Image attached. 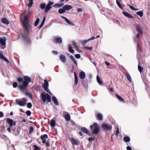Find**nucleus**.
Returning a JSON list of instances; mask_svg holds the SVG:
<instances>
[{
  "label": "nucleus",
  "instance_id": "f257e3e1",
  "mask_svg": "<svg viewBox=\"0 0 150 150\" xmlns=\"http://www.w3.org/2000/svg\"><path fill=\"white\" fill-rule=\"evenodd\" d=\"M17 81L19 83L23 82V84L21 85L19 84L18 87L21 91H24L27 90L29 83L31 81V79L28 76H24L23 78L21 77L18 78Z\"/></svg>",
  "mask_w": 150,
  "mask_h": 150
},
{
  "label": "nucleus",
  "instance_id": "f03ea898",
  "mask_svg": "<svg viewBox=\"0 0 150 150\" xmlns=\"http://www.w3.org/2000/svg\"><path fill=\"white\" fill-rule=\"evenodd\" d=\"M22 25L24 30L27 32V33L29 34L32 29V26L29 24L28 18L26 15L24 16V19L22 22Z\"/></svg>",
  "mask_w": 150,
  "mask_h": 150
},
{
  "label": "nucleus",
  "instance_id": "7ed1b4c3",
  "mask_svg": "<svg viewBox=\"0 0 150 150\" xmlns=\"http://www.w3.org/2000/svg\"><path fill=\"white\" fill-rule=\"evenodd\" d=\"M90 128L93 134H97L100 132V129L97 123H94L92 125H91Z\"/></svg>",
  "mask_w": 150,
  "mask_h": 150
},
{
  "label": "nucleus",
  "instance_id": "20e7f679",
  "mask_svg": "<svg viewBox=\"0 0 150 150\" xmlns=\"http://www.w3.org/2000/svg\"><path fill=\"white\" fill-rule=\"evenodd\" d=\"M41 97L42 98V101L44 102H45L46 100L48 102H51V97L47 93L45 94L44 93L42 92L41 94Z\"/></svg>",
  "mask_w": 150,
  "mask_h": 150
},
{
  "label": "nucleus",
  "instance_id": "39448f33",
  "mask_svg": "<svg viewBox=\"0 0 150 150\" xmlns=\"http://www.w3.org/2000/svg\"><path fill=\"white\" fill-rule=\"evenodd\" d=\"M101 127L104 130L110 131L112 129V126L107 123H103Z\"/></svg>",
  "mask_w": 150,
  "mask_h": 150
},
{
  "label": "nucleus",
  "instance_id": "423d86ee",
  "mask_svg": "<svg viewBox=\"0 0 150 150\" xmlns=\"http://www.w3.org/2000/svg\"><path fill=\"white\" fill-rule=\"evenodd\" d=\"M54 3L52 1H49L46 6H45V9L44 10V12L47 13V12L52 8V5L54 4Z\"/></svg>",
  "mask_w": 150,
  "mask_h": 150
},
{
  "label": "nucleus",
  "instance_id": "0eeeda50",
  "mask_svg": "<svg viewBox=\"0 0 150 150\" xmlns=\"http://www.w3.org/2000/svg\"><path fill=\"white\" fill-rule=\"evenodd\" d=\"M16 102L17 104H18L20 106H24L25 105L26 103V100L24 99L23 100H21L19 99H16Z\"/></svg>",
  "mask_w": 150,
  "mask_h": 150
},
{
  "label": "nucleus",
  "instance_id": "6e6552de",
  "mask_svg": "<svg viewBox=\"0 0 150 150\" xmlns=\"http://www.w3.org/2000/svg\"><path fill=\"white\" fill-rule=\"evenodd\" d=\"M6 122L9 125L10 127H12L13 126L16 125V122L13 121L12 119L7 118L6 119Z\"/></svg>",
  "mask_w": 150,
  "mask_h": 150
},
{
  "label": "nucleus",
  "instance_id": "1a4fd4ad",
  "mask_svg": "<svg viewBox=\"0 0 150 150\" xmlns=\"http://www.w3.org/2000/svg\"><path fill=\"white\" fill-rule=\"evenodd\" d=\"M45 83L43 85V87L45 90L48 93L52 95V93L49 90L48 88V87L49 86V83L46 80H44Z\"/></svg>",
  "mask_w": 150,
  "mask_h": 150
},
{
  "label": "nucleus",
  "instance_id": "9d476101",
  "mask_svg": "<svg viewBox=\"0 0 150 150\" xmlns=\"http://www.w3.org/2000/svg\"><path fill=\"white\" fill-rule=\"evenodd\" d=\"M53 42L56 43L61 44L62 42V39L60 37H54L53 39Z\"/></svg>",
  "mask_w": 150,
  "mask_h": 150
},
{
  "label": "nucleus",
  "instance_id": "9b49d317",
  "mask_svg": "<svg viewBox=\"0 0 150 150\" xmlns=\"http://www.w3.org/2000/svg\"><path fill=\"white\" fill-rule=\"evenodd\" d=\"M40 138L42 140V142L43 143L45 144L46 141V139L48 138V136L47 134L42 135L41 136Z\"/></svg>",
  "mask_w": 150,
  "mask_h": 150
},
{
  "label": "nucleus",
  "instance_id": "f8f14e48",
  "mask_svg": "<svg viewBox=\"0 0 150 150\" xmlns=\"http://www.w3.org/2000/svg\"><path fill=\"white\" fill-rule=\"evenodd\" d=\"M136 30L138 33L141 34H143V31L141 27L139 24H137V25Z\"/></svg>",
  "mask_w": 150,
  "mask_h": 150
},
{
  "label": "nucleus",
  "instance_id": "ddd939ff",
  "mask_svg": "<svg viewBox=\"0 0 150 150\" xmlns=\"http://www.w3.org/2000/svg\"><path fill=\"white\" fill-rule=\"evenodd\" d=\"M122 13L125 16H126L128 18H133V16L131 14L126 11H123Z\"/></svg>",
  "mask_w": 150,
  "mask_h": 150
},
{
  "label": "nucleus",
  "instance_id": "4468645a",
  "mask_svg": "<svg viewBox=\"0 0 150 150\" xmlns=\"http://www.w3.org/2000/svg\"><path fill=\"white\" fill-rule=\"evenodd\" d=\"M59 58L60 60L63 63H65L66 62V57L64 55L61 54L59 56Z\"/></svg>",
  "mask_w": 150,
  "mask_h": 150
},
{
  "label": "nucleus",
  "instance_id": "2eb2a0df",
  "mask_svg": "<svg viewBox=\"0 0 150 150\" xmlns=\"http://www.w3.org/2000/svg\"><path fill=\"white\" fill-rule=\"evenodd\" d=\"M137 51L138 54L140 53L142 51L139 42H138L137 44Z\"/></svg>",
  "mask_w": 150,
  "mask_h": 150
},
{
  "label": "nucleus",
  "instance_id": "dca6fc26",
  "mask_svg": "<svg viewBox=\"0 0 150 150\" xmlns=\"http://www.w3.org/2000/svg\"><path fill=\"white\" fill-rule=\"evenodd\" d=\"M63 8L64 9L65 11H68L73 8V6L69 5H66L63 7Z\"/></svg>",
  "mask_w": 150,
  "mask_h": 150
},
{
  "label": "nucleus",
  "instance_id": "f3484780",
  "mask_svg": "<svg viewBox=\"0 0 150 150\" xmlns=\"http://www.w3.org/2000/svg\"><path fill=\"white\" fill-rule=\"evenodd\" d=\"M79 76L80 78L81 79H83L85 77L86 74L84 71H81L79 73Z\"/></svg>",
  "mask_w": 150,
  "mask_h": 150
},
{
  "label": "nucleus",
  "instance_id": "a211bd4d",
  "mask_svg": "<svg viewBox=\"0 0 150 150\" xmlns=\"http://www.w3.org/2000/svg\"><path fill=\"white\" fill-rule=\"evenodd\" d=\"M6 39L5 37H4L3 38H1L0 39V42L2 45H5L6 41Z\"/></svg>",
  "mask_w": 150,
  "mask_h": 150
},
{
  "label": "nucleus",
  "instance_id": "6ab92c4d",
  "mask_svg": "<svg viewBox=\"0 0 150 150\" xmlns=\"http://www.w3.org/2000/svg\"><path fill=\"white\" fill-rule=\"evenodd\" d=\"M1 21L2 23L5 24L6 25H8L9 24V21L6 18H2Z\"/></svg>",
  "mask_w": 150,
  "mask_h": 150
},
{
  "label": "nucleus",
  "instance_id": "aec40b11",
  "mask_svg": "<svg viewBox=\"0 0 150 150\" xmlns=\"http://www.w3.org/2000/svg\"><path fill=\"white\" fill-rule=\"evenodd\" d=\"M74 84L75 85H76L78 84V78L76 73L75 72H74Z\"/></svg>",
  "mask_w": 150,
  "mask_h": 150
},
{
  "label": "nucleus",
  "instance_id": "412c9836",
  "mask_svg": "<svg viewBox=\"0 0 150 150\" xmlns=\"http://www.w3.org/2000/svg\"><path fill=\"white\" fill-rule=\"evenodd\" d=\"M52 100L57 105H59V103L56 98L54 96L52 97Z\"/></svg>",
  "mask_w": 150,
  "mask_h": 150
},
{
  "label": "nucleus",
  "instance_id": "4be33fe9",
  "mask_svg": "<svg viewBox=\"0 0 150 150\" xmlns=\"http://www.w3.org/2000/svg\"><path fill=\"white\" fill-rule=\"evenodd\" d=\"M97 80L98 83L100 85H102L103 84V82L101 80L100 77L98 75L97 76Z\"/></svg>",
  "mask_w": 150,
  "mask_h": 150
},
{
  "label": "nucleus",
  "instance_id": "5701e85b",
  "mask_svg": "<svg viewBox=\"0 0 150 150\" xmlns=\"http://www.w3.org/2000/svg\"><path fill=\"white\" fill-rule=\"evenodd\" d=\"M61 17L62 18L65 19L67 23L68 24L71 25L73 24L71 22H70L69 20L65 17L62 16H61Z\"/></svg>",
  "mask_w": 150,
  "mask_h": 150
},
{
  "label": "nucleus",
  "instance_id": "b1692460",
  "mask_svg": "<svg viewBox=\"0 0 150 150\" xmlns=\"http://www.w3.org/2000/svg\"><path fill=\"white\" fill-rule=\"evenodd\" d=\"M125 75L129 81L132 82L131 78L129 74L128 73H127L125 74Z\"/></svg>",
  "mask_w": 150,
  "mask_h": 150
},
{
  "label": "nucleus",
  "instance_id": "393cba45",
  "mask_svg": "<svg viewBox=\"0 0 150 150\" xmlns=\"http://www.w3.org/2000/svg\"><path fill=\"white\" fill-rule=\"evenodd\" d=\"M69 57L72 60L73 62L76 65H77V62L75 59L74 56L72 55H70Z\"/></svg>",
  "mask_w": 150,
  "mask_h": 150
},
{
  "label": "nucleus",
  "instance_id": "a878e982",
  "mask_svg": "<svg viewBox=\"0 0 150 150\" xmlns=\"http://www.w3.org/2000/svg\"><path fill=\"white\" fill-rule=\"evenodd\" d=\"M64 4L63 3L60 4H54L53 6L54 7L58 8L63 6L64 5Z\"/></svg>",
  "mask_w": 150,
  "mask_h": 150
},
{
  "label": "nucleus",
  "instance_id": "bb28decb",
  "mask_svg": "<svg viewBox=\"0 0 150 150\" xmlns=\"http://www.w3.org/2000/svg\"><path fill=\"white\" fill-rule=\"evenodd\" d=\"M116 95L117 97L120 101L122 102H125V100L122 97L120 96L117 93L116 94Z\"/></svg>",
  "mask_w": 150,
  "mask_h": 150
},
{
  "label": "nucleus",
  "instance_id": "cd10ccee",
  "mask_svg": "<svg viewBox=\"0 0 150 150\" xmlns=\"http://www.w3.org/2000/svg\"><path fill=\"white\" fill-rule=\"evenodd\" d=\"M81 129L83 132L85 133L88 134V130L85 127H81Z\"/></svg>",
  "mask_w": 150,
  "mask_h": 150
},
{
  "label": "nucleus",
  "instance_id": "c85d7f7f",
  "mask_svg": "<svg viewBox=\"0 0 150 150\" xmlns=\"http://www.w3.org/2000/svg\"><path fill=\"white\" fill-rule=\"evenodd\" d=\"M71 140L72 142L76 145H78L79 144V142L76 139H74L73 138H71Z\"/></svg>",
  "mask_w": 150,
  "mask_h": 150
},
{
  "label": "nucleus",
  "instance_id": "c756f323",
  "mask_svg": "<svg viewBox=\"0 0 150 150\" xmlns=\"http://www.w3.org/2000/svg\"><path fill=\"white\" fill-rule=\"evenodd\" d=\"M130 140L129 137L128 136H125L124 137V141L125 142H128Z\"/></svg>",
  "mask_w": 150,
  "mask_h": 150
},
{
  "label": "nucleus",
  "instance_id": "7c9ffc66",
  "mask_svg": "<svg viewBox=\"0 0 150 150\" xmlns=\"http://www.w3.org/2000/svg\"><path fill=\"white\" fill-rule=\"evenodd\" d=\"M97 117L98 120H102L103 119L102 115L100 113H98L97 114Z\"/></svg>",
  "mask_w": 150,
  "mask_h": 150
},
{
  "label": "nucleus",
  "instance_id": "2f4dec72",
  "mask_svg": "<svg viewBox=\"0 0 150 150\" xmlns=\"http://www.w3.org/2000/svg\"><path fill=\"white\" fill-rule=\"evenodd\" d=\"M23 39L25 41H28V35L24 34L22 35Z\"/></svg>",
  "mask_w": 150,
  "mask_h": 150
},
{
  "label": "nucleus",
  "instance_id": "473e14b6",
  "mask_svg": "<svg viewBox=\"0 0 150 150\" xmlns=\"http://www.w3.org/2000/svg\"><path fill=\"white\" fill-rule=\"evenodd\" d=\"M56 122L54 120H52L50 121V126L52 127H54L55 126Z\"/></svg>",
  "mask_w": 150,
  "mask_h": 150
},
{
  "label": "nucleus",
  "instance_id": "72a5a7b5",
  "mask_svg": "<svg viewBox=\"0 0 150 150\" xmlns=\"http://www.w3.org/2000/svg\"><path fill=\"white\" fill-rule=\"evenodd\" d=\"M68 46L69 47L68 50L71 53H74V51L73 49H72V47L70 45H69Z\"/></svg>",
  "mask_w": 150,
  "mask_h": 150
},
{
  "label": "nucleus",
  "instance_id": "f704fd0d",
  "mask_svg": "<svg viewBox=\"0 0 150 150\" xmlns=\"http://www.w3.org/2000/svg\"><path fill=\"white\" fill-rule=\"evenodd\" d=\"M64 118L66 120L69 121L70 120V116L69 114H66L65 115Z\"/></svg>",
  "mask_w": 150,
  "mask_h": 150
},
{
  "label": "nucleus",
  "instance_id": "c9c22d12",
  "mask_svg": "<svg viewBox=\"0 0 150 150\" xmlns=\"http://www.w3.org/2000/svg\"><path fill=\"white\" fill-rule=\"evenodd\" d=\"M58 13L60 14H62L65 12V11L64 8H60L58 10Z\"/></svg>",
  "mask_w": 150,
  "mask_h": 150
},
{
  "label": "nucleus",
  "instance_id": "e433bc0d",
  "mask_svg": "<svg viewBox=\"0 0 150 150\" xmlns=\"http://www.w3.org/2000/svg\"><path fill=\"white\" fill-rule=\"evenodd\" d=\"M116 3L118 6L121 9H123V8L122 6V5L119 2L118 0H116Z\"/></svg>",
  "mask_w": 150,
  "mask_h": 150
},
{
  "label": "nucleus",
  "instance_id": "4c0bfd02",
  "mask_svg": "<svg viewBox=\"0 0 150 150\" xmlns=\"http://www.w3.org/2000/svg\"><path fill=\"white\" fill-rule=\"evenodd\" d=\"M45 3H42L40 6V7L42 9H44L45 8Z\"/></svg>",
  "mask_w": 150,
  "mask_h": 150
},
{
  "label": "nucleus",
  "instance_id": "58836bf2",
  "mask_svg": "<svg viewBox=\"0 0 150 150\" xmlns=\"http://www.w3.org/2000/svg\"><path fill=\"white\" fill-rule=\"evenodd\" d=\"M29 3L28 4V6L29 8L31 7L33 4V0H29Z\"/></svg>",
  "mask_w": 150,
  "mask_h": 150
},
{
  "label": "nucleus",
  "instance_id": "ea45409f",
  "mask_svg": "<svg viewBox=\"0 0 150 150\" xmlns=\"http://www.w3.org/2000/svg\"><path fill=\"white\" fill-rule=\"evenodd\" d=\"M137 14L142 17L143 15V13L142 11H139L137 13Z\"/></svg>",
  "mask_w": 150,
  "mask_h": 150
},
{
  "label": "nucleus",
  "instance_id": "a19ab883",
  "mask_svg": "<svg viewBox=\"0 0 150 150\" xmlns=\"http://www.w3.org/2000/svg\"><path fill=\"white\" fill-rule=\"evenodd\" d=\"M40 19L39 18H38L36 19L34 23V25L35 26H36L38 25L40 21Z\"/></svg>",
  "mask_w": 150,
  "mask_h": 150
},
{
  "label": "nucleus",
  "instance_id": "79ce46f5",
  "mask_svg": "<svg viewBox=\"0 0 150 150\" xmlns=\"http://www.w3.org/2000/svg\"><path fill=\"white\" fill-rule=\"evenodd\" d=\"M138 69L140 73H141L143 70V68L141 67L140 65H138Z\"/></svg>",
  "mask_w": 150,
  "mask_h": 150
},
{
  "label": "nucleus",
  "instance_id": "37998d69",
  "mask_svg": "<svg viewBox=\"0 0 150 150\" xmlns=\"http://www.w3.org/2000/svg\"><path fill=\"white\" fill-rule=\"evenodd\" d=\"M45 147L48 148L50 146V144L49 142V140H48L45 143Z\"/></svg>",
  "mask_w": 150,
  "mask_h": 150
},
{
  "label": "nucleus",
  "instance_id": "c03bdc74",
  "mask_svg": "<svg viewBox=\"0 0 150 150\" xmlns=\"http://www.w3.org/2000/svg\"><path fill=\"white\" fill-rule=\"evenodd\" d=\"M127 6H128L129 8L132 9V10H134V11H136V10H138V9H136L135 8L133 7V6L130 5H127Z\"/></svg>",
  "mask_w": 150,
  "mask_h": 150
},
{
  "label": "nucleus",
  "instance_id": "a18cd8bd",
  "mask_svg": "<svg viewBox=\"0 0 150 150\" xmlns=\"http://www.w3.org/2000/svg\"><path fill=\"white\" fill-rule=\"evenodd\" d=\"M89 40L88 39L86 40H83L81 41V43L83 45H84Z\"/></svg>",
  "mask_w": 150,
  "mask_h": 150
},
{
  "label": "nucleus",
  "instance_id": "49530a36",
  "mask_svg": "<svg viewBox=\"0 0 150 150\" xmlns=\"http://www.w3.org/2000/svg\"><path fill=\"white\" fill-rule=\"evenodd\" d=\"M29 130L30 131L29 133H32L33 132L34 130L33 127L32 126L30 127L29 128Z\"/></svg>",
  "mask_w": 150,
  "mask_h": 150
},
{
  "label": "nucleus",
  "instance_id": "de8ad7c7",
  "mask_svg": "<svg viewBox=\"0 0 150 150\" xmlns=\"http://www.w3.org/2000/svg\"><path fill=\"white\" fill-rule=\"evenodd\" d=\"M32 103L30 102L28 103L27 105V107L28 108H31L32 107Z\"/></svg>",
  "mask_w": 150,
  "mask_h": 150
},
{
  "label": "nucleus",
  "instance_id": "09e8293b",
  "mask_svg": "<svg viewBox=\"0 0 150 150\" xmlns=\"http://www.w3.org/2000/svg\"><path fill=\"white\" fill-rule=\"evenodd\" d=\"M84 48L86 49L87 50H92L93 49V47H89L88 46H85L84 47Z\"/></svg>",
  "mask_w": 150,
  "mask_h": 150
},
{
  "label": "nucleus",
  "instance_id": "8fccbe9b",
  "mask_svg": "<svg viewBox=\"0 0 150 150\" xmlns=\"http://www.w3.org/2000/svg\"><path fill=\"white\" fill-rule=\"evenodd\" d=\"M25 94L27 96L30 98H33V96L32 95L29 93H25Z\"/></svg>",
  "mask_w": 150,
  "mask_h": 150
},
{
  "label": "nucleus",
  "instance_id": "3c124183",
  "mask_svg": "<svg viewBox=\"0 0 150 150\" xmlns=\"http://www.w3.org/2000/svg\"><path fill=\"white\" fill-rule=\"evenodd\" d=\"M119 133V129L118 128H117L116 132L115 133V135L117 137L118 136Z\"/></svg>",
  "mask_w": 150,
  "mask_h": 150
},
{
  "label": "nucleus",
  "instance_id": "603ef678",
  "mask_svg": "<svg viewBox=\"0 0 150 150\" xmlns=\"http://www.w3.org/2000/svg\"><path fill=\"white\" fill-rule=\"evenodd\" d=\"M26 114H27V115H28V116H30L31 115V112L30 111V110H27L26 112Z\"/></svg>",
  "mask_w": 150,
  "mask_h": 150
},
{
  "label": "nucleus",
  "instance_id": "864d4df0",
  "mask_svg": "<svg viewBox=\"0 0 150 150\" xmlns=\"http://www.w3.org/2000/svg\"><path fill=\"white\" fill-rule=\"evenodd\" d=\"M18 86V83L16 82H14L13 83V87L14 88H16Z\"/></svg>",
  "mask_w": 150,
  "mask_h": 150
},
{
  "label": "nucleus",
  "instance_id": "5fc2aeb1",
  "mask_svg": "<svg viewBox=\"0 0 150 150\" xmlns=\"http://www.w3.org/2000/svg\"><path fill=\"white\" fill-rule=\"evenodd\" d=\"M75 57L77 59H79L81 57V55L79 54H76L75 55Z\"/></svg>",
  "mask_w": 150,
  "mask_h": 150
},
{
  "label": "nucleus",
  "instance_id": "6e6d98bb",
  "mask_svg": "<svg viewBox=\"0 0 150 150\" xmlns=\"http://www.w3.org/2000/svg\"><path fill=\"white\" fill-rule=\"evenodd\" d=\"M72 42L75 47L76 48V49L77 50L78 48V47L77 46L76 44V43L75 41H73Z\"/></svg>",
  "mask_w": 150,
  "mask_h": 150
},
{
  "label": "nucleus",
  "instance_id": "4d7b16f0",
  "mask_svg": "<svg viewBox=\"0 0 150 150\" xmlns=\"http://www.w3.org/2000/svg\"><path fill=\"white\" fill-rule=\"evenodd\" d=\"M34 150H38L39 149V147L36 145H35L34 146Z\"/></svg>",
  "mask_w": 150,
  "mask_h": 150
},
{
  "label": "nucleus",
  "instance_id": "13d9d810",
  "mask_svg": "<svg viewBox=\"0 0 150 150\" xmlns=\"http://www.w3.org/2000/svg\"><path fill=\"white\" fill-rule=\"evenodd\" d=\"M5 57L1 53L0 54V58L1 59H3L5 58Z\"/></svg>",
  "mask_w": 150,
  "mask_h": 150
},
{
  "label": "nucleus",
  "instance_id": "bf43d9fd",
  "mask_svg": "<svg viewBox=\"0 0 150 150\" xmlns=\"http://www.w3.org/2000/svg\"><path fill=\"white\" fill-rule=\"evenodd\" d=\"M52 53L54 54H55V55H57V54H58V52L57 51H54V50H53L52 51Z\"/></svg>",
  "mask_w": 150,
  "mask_h": 150
},
{
  "label": "nucleus",
  "instance_id": "052dcab7",
  "mask_svg": "<svg viewBox=\"0 0 150 150\" xmlns=\"http://www.w3.org/2000/svg\"><path fill=\"white\" fill-rule=\"evenodd\" d=\"M3 60H4L5 61H6V62H7V63H9V62L8 60L5 57V58H4Z\"/></svg>",
  "mask_w": 150,
  "mask_h": 150
},
{
  "label": "nucleus",
  "instance_id": "680f3d73",
  "mask_svg": "<svg viewBox=\"0 0 150 150\" xmlns=\"http://www.w3.org/2000/svg\"><path fill=\"white\" fill-rule=\"evenodd\" d=\"M127 150H132V148L129 146H127Z\"/></svg>",
  "mask_w": 150,
  "mask_h": 150
},
{
  "label": "nucleus",
  "instance_id": "e2e57ef3",
  "mask_svg": "<svg viewBox=\"0 0 150 150\" xmlns=\"http://www.w3.org/2000/svg\"><path fill=\"white\" fill-rule=\"evenodd\" d=\"M4 116V114L2 112H0V117H2Z\"/></svg>",
  "mask_w": 150,
  "mask_h": 150
},
{
  "label": "nucleus",
  "instance_id": "0e129e2a",
  "mask_svg": "<svg viewBox=\"0 0 150 150\" xmlns=\"http://www.w3.org/2000/svg\"><path fill=\"white\" fill-rule=\"evenodd\" d=\"M95 38H96V37H95L93 36L92 38H90L89 39H88V40L89 41L90 40H93V39H95Z\"/></svg>",
  "mask_w": 150,
  "mask_h": 150
},
{
  "label": "nucleus",
  "instance_id": "69168bd1",
  "mask_svg": "<svg viewBox=\"0 0 150 150\" xmlns=\"http://www.w3.org/2000/svg\"><path fill=\"white\" fill-rule=\"evenodd\" d=\"M77 11L79 12H81L82 11V9L81 8H78Z\"/></svg>",
  "mask_w": 150,
  "mask_h": 150
},
{
  "label": "nucleus",
  "instance_id": "338daca9",
  "mask_svg": "<svg viewBox=\"0 0 150 150\" xmlns=\"http://www.w3.org/2000/svg\"><path fill=\"white\" fill-rule=\"evenodd\" d=\"M94 140V139L93 138H88V141H92Z\"/></svg>",
  "mask_w": 150,
  "mask_h": 150
},
{
  "label": "nucleus",
  "instance_id": "774afa93",
  "mask_svg": "<svg viewBox=\"0 0 150 150\" xmlns=\"http://www.w3.org/2000/svg\"><path fill=\"white\" fill-rule=\"evenodd\" d=\"M44 25L41 24L40 25V26L39 27V29H40L41 28H42V26H43Z\"/></svg>",
  "mask_w": 150,
  "mask_h": 150
}]
</instances>
